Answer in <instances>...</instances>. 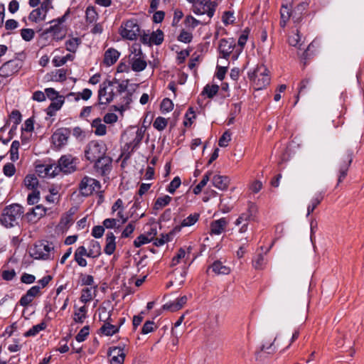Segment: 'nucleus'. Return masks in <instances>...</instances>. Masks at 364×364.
<instances>
[{
	"label": "nucleus",
	"mask_w": 364,
	"mask_h": 364,
	"mask_svg": "<svg viewBox=\"0 0 364 364\" xmlns=\"http://www.w3.org/2000/svg\"><path fill=\"white\" fill-rule=\"evenodd\" d=\"M115 236L112 232H107L106 235V245L104 252L107 255H112L116 249Z\"/></svg>",
	"instance_id": "obj_21"
},
{
	"label": "nucleus",
	"mask_w": 364,
	"mask_h": 364,
	"mask_svg": "<svg viewBox=\"0 0 364 364\" xmlns=\"http://www.w3.org/2000/svg\"><path fill=\"white\" fill-rule=\"evenodd\" d=\"M81 43L82 41L80 38H72L65 42L66 50L70 53H75Z\"/></svg>",
	"instance_id": "obj_32"
},
{
	"label": "nucleus",
	"mask_w": 364,
	"mask_h": 364,
	"mask_svg": "<svg viewBox=\"0 0 364 364\" xmlns=\"http://www.w3.org/2000/svg\"><path fill=\"white\" fill-rule=\"evenodd\" d=\"M231 140V134L229 131H225L223 135L220 137L218 141V145L220 147H226L228 145L229 141Z\"/></svg>",
	"instance_id": "obj_56"
},
{
	"label": "nucleus",
	"mask_w": 364,
	"mask_h": 364,
	"mask_svg": "<svg viewBox=\"0 0 364 364\" xmlns=\"http://www.w3.org/2000/svg\"><path fill=\"white\" fill-rule=\"evenodd\" d=\"M180 305L181 304H177V302L176 301L166 303V304H164L162 306V309L158 311L157 314L156 315V317L159 316L161 314V312L164 310L169 311L171 312L176 311L181 309Z\"/></svg>",
	"instance_id": "obj_40"
},
{
	"label": "nucleus",
	"mask_w": 364,
	"mask_h": 364,
	"mask_svg": "<svg viewBox=\"0 0 364 364\" xmlns=\"http://www.w3.org/2000/svg\"><path fill=\"white\" fill-rule=\"evenodd\" d=\"M196 118V114L193 108L190 107L185 114V120L183 121V125L186 127H191L193 124V119Z\"/></svg>",
	"instance_id": "obj_46"
},
{
	"label": "nucleus",
	"mask_w": 364,
	"mask_h": 364,
	"mask_svg": "<svg viewBox=\"0 0 364 364\" xmlns=\"http://www.w3.org/2000/svg\"><path fill=\"white\" fill-rule=\"evenodd\" d=\"M293 0H283L280 8V22L279 25L282 28H285L287 23L290 18H293L294 10Z\"/></svg>",
	"instance_id": "obj_12"
},
{
	"label": "nucleus",
	"mask_w": 364,
	"mask_h": 364,
	"mask_svg": "<svg viewBox=\"0 0 364 364\" xmlns=\"http://www.w3.org/2000/svg\"><path fill=\"white\" fill-rule=\"evenodd\" d=\"M88 257L97 258L101 255V246L97 241L92 240L90 243Z\"/></svg>",
	"instance_id": "obj_27"
},
{
	"label": "nucleus",
	"mask_w": 364,
	"mask_h": 364,
	"mask_svg": "<svg viewBox=\"0 0 364 364\" xmlns=\"http://www.w3.org/2000/svg\"><path fill=\"white\" fill-rule=\"evenodd\" d=\"M124 345L110 347L108 356L110 358V364H123L125 358Z\"/></svg>",
	"instance_id": "obj_15"
},
{
	"label": "nucleus",
	"mask_w": 364,
	"mask_h": 364,
	"mask_svg": "<svg viewBox=\"0 0 364 364\" xmlns=\"http://www.w3.org/2000/svg\"><path fill=\"white\" fill-rule=\"evenodd\" d=\"M23 213V207L18 203L6 205L0 215V223L6 228L18 225Z\"/></svg>",
	"instance_id": "obj_1"
},
{
	"label": "nucleus",
	"mask_w": 364,
	"mask_h": 364,
	"mask_svg": "<svg viewBox=\"0 0 364 364\" xmlns=\"http://www.w3.org/2000/svg\"><path fill=\"white\" fill-rule=\"evenodd\" d=\"M322 200L323 196L321 194H318L311 199V204H309L307 208V217L314 212L316 208L321 203Z\"/></svg>",
	"instance_id": "obj_39"
},
{
	"label": "nucleus",
	"mask_w": 364,
	"mask_h": 364,
	"mask_svg": "<svg viewBox=\"0 0 364 364\" xmlns=\"http://www.w3.org/2000/svg\"><path fill=\"white\" fill-rule=\"evenodd\" d=\"M24 184L29 190H37L38 179L35 174H28L24 178Z\"/></svg>",
	"instance_id": "obj_29"
},
{
	"label": "nucleus",
	"mask_w": 364,
	"mask_h": 364,
	"mask_svg": "<svg viewBox=\"0 0 364 364\" xmlns=\"http://www.w3.org/2000/svg\"><path fill=\"white\" fill-rule=\"evenodd\" d=\"M98 18V14L93 6H89L85 11V20L87 23H92Z\"/></svg>",
	"instance_id": "obj_31"
},
{
	"label": "nucleus",
	"mask_w": 364,
	"mask_h": 364,
	"mask_svg": "<svg viewBox=\"0 0 364 364\" xmlns=\"http://www.w3.org/2000/svg\"><path fill=\"white\" fill-rule=\"evenodd\" d=\"M22 68V62L17 60H11L4 63L0 67V77L6 78L18 73Z\"/></svg>",
	"instance_id": "obj_11"
},
{
	"label": "nucleus",
	"mask_w": 364,
	"mask_h": 364,
	"mask_svg": "<svg viewBox=\"0 0 364 364\" xmlns=\"http://www.w3.org/2000/svg\"><path fill=\"white\" fill-rule=\"evenodd\" d=\"M47 324L45 322H41L37 325L33 326L28 331L24 333L25 337L36 336L40 331L46 329Z\"/></svg>",
	"instance_id": "obj_34"
},
{
	"label": "nucleus",
	"mask_w": 364,
	"mask_h": 364,
	"mask_svg": "<svg viewBox=\"0 0 364 364\" xmlns=\"http://www.w3.org/2000/svg\"><path fill=\"white\" fill-rule=\"evenodd\" d=\"M120 53L114 48H109L107 49L104 55V63L107 66H111L114 65L117 60H118Z\"/></svg>",
	"instance_id": "obj_19"
},
{
	"label": "nucleus",
	"mask_w": 364,
	"mask_h": 364,
	"mask_svg": "<svg viewBox=\"0 0 364 364\" xmlns=\"http://www.w3.org/2000/svg\"><path fill=\"white\" fill-rule=\"evenodd\" d=\"M92 127L95 128L94 132L97 136H104L107 133V127L105 124L102 123V119L100 117L95 119L92 124Z\"/></svg>",
	"instance_id": "obj_26"
},
{
	"label": "nucleus",
	"mask_w": 364,
	"mask_h": 364,
	"mask_svg": "<svg viewBox=\"0 0 364 364\" xmlns=\"http://www.w3.org/2000/svg\"><path fill=\"white\" fill-rule=\"evenodd\" d=\"M151 240L152 237L149 238L148 236L141 234L134 240V245L136 247H139L143 245L150 242Z\"/></svg>",
	"instance_id": "obj_53"
},
{
	"label": "nucleus",
	"mask_w": 364,
	"mask_h": 364,
	"mask_svg": "<svg viewBox=\"0 0 364 364\" xmlns=\"http://www.w3.org/2000/svg\"><path fill=\"white\" fill-rule=\"evenodd\" d=\"M235 46V41L232 38L220 39L218 46L220 58L228 60Z\"/></svg>",
	"instance_id": "obj_13"
},
{
	"label": "nucleus",
	"mask_w": 364,
	"mask_h": 364,
	"mask_svg": "<svg viewBox=\"0 0 364 364\" xmlns=\"http://www.w3.org/2000/svg\"><path fill=\"white\" fill-rule=\"evenodd\" d=\"M171 239V234H161V237L159 238H156L154 242V245L156 247H160L164 245L166 242H168Z\"/></svg>",
	"instance_id": "obj_59"
},
{
	"label": "nucleus",
	"mask_w": 364,
	"mask_h": 364,
	"mask_svg": "<svg viewBox=\"0 0 364 364\" xmlns=\"http://www.w3.org/2000/svg\"><path fill=\"white\" fill-rule=\"evenodd\" d=\"M353 161V151L351 150L345 151L341 156L338 162V184L341 183L346 177L349 167Z\"/></svg>",
	"instance_id": "obj_6"
},
{
	"label": "nucleus",
	"mask_w": 364,
	"mask_h": 364,
	"mask_svg": "<svg viewBox=\"0 0 364 364\" xmlns=\"http://www.w3.org/2000/svg\"><path fill=\"white\" fill-rule=\"evenodd\" d=\"M49 33H51L53 39L57 41H61L65 37V34L62 33V28L58 24L50 26L48 28L43 31L41 33V36L46 38Z\"/></svg>",
	"instance_id": "obj_16"
},
{
	"label": "nucleus",
	"mask_w": 364,
	"mask_h": 364,
	"mask_svg": "<svg viewBox=\"0 0 364 364\" xmlns=\"http://www.w3.org/2000/svg\"><path fill=\"white\" fill-rule=\"evenodd\" d=\"M101 188V184L100 181L97 180L90 178L89 176H84L80 184H79V191L80 193L84 196H89L92 194V193L96 189H100Z\"/></svg>",
	"instance_id": "obj_7"
},
{
	"label": "nucleus",
	"mask_w": 364,
	"mask_h": 364,
	"mask_svg": "<svg viewBox=\"0 0 364 364\" xmlns=\"http://www.w3.org/2000/svg\"><path fill=\"white\" fill-rule=\"evenodd\" d=\"M53 0H45L41 4V9L43 11V18H46L48 11L53 8L52 6Z\"/></svg>",
	"instance_id": "obj_63"
},
{
	"label": "nucleus",
	"mask_w": 364,
	"mask_h": 364,
	"mask_svg": "<svg viewBox=\"0 0 364 364\" xmlns=\"http://www.w3.org/2000/svg\"><path fill=\"white\" fill-rule=\"evenodd\" d=\"M95 171L102 176H108L112 169V159L105 155L93 161Z\"/></svg>",
	"instance_id": "obj_8"
},
{
	"label": "nucleus",
	"mask_w": 364,
	"mask_h": 364,
	"mask_svg": "<svg viewBox=\"0 0 364 364\" xmlns=\"http://www.w3.org/2000/svg\"><path fill=\"white\" fill-rule=\"evenodd\" d=\"M213 186L221 191L226 190L230 183V179L228 176L215 175L212 179Z\"/></svg>",
	"instance_id": "obj_20"
},
{
	"label": "nucleus",
	"mask_w": 364,
	"mask_h": 364,
	"mask_svg": "<svg viewBox=\"0 0 364 364\" xmlns=\"http://www.w3.org/2000/svg\"><path fill=\"white\" fill-rule=\"evenodd\" d=\"M227 221L225 218H220L219 220H214L210 224V234L211 235H220L221 234L225 226Z\"/></svg>",
	"instance_id": "obj_23"
},
{
	"label": "nucleus",
	"mask_w": 364,
	"mask_h": 364,
	"mask_svg": "<svg viewBox=\"0 0 364 364\" xmlns=\"http://www.w3.org/2000/svg\"><path fill=\"white\" fill-rule=\"evenodd\" d=\"M21 36L25 41H31L35 36V32L31 28H23L21 30Z\"/></svg>",
	"instance_id": "obj_55"
},
{
	"label": "nucleus",
	"mask_w": 364,
	"mask_h": 364,
	"mask_svg": "<svg viewBox=\"0 0 364 364\" xmlns=\"http://www.w3.org/2000/svg\"><path fill=\"white\" fill-rule=\"evenodd\" d=\"M94 277L92 275L83 273L80 274V284L82 286H90L94 289H97V285L94 284Z\"/></svg>",
	"instance_id": "obj_33"
},
{
	"label": "nucleus",
	"mask_w": 364,
	"mask_h": 364,
	"mask_svg": "<svg viewBox=\"0 0 364 364\" xmlns=\"http://www.w3.org/2000/svg\"><path fill=\"white\" fill-rule=\"evenodd\" d=\"M40 200V191L38 190H32L31 193L28 195L27 203L33 205L38 203Z\"/></svg>",
	"instance_id": "obj_49"
},
{
	"label": "nucleus",
	"mask_w": 364,
	"mask_h": 364,
	"mask_svg": "<svg viewBox=\"0 0 364 364\" xmlns=\"http://www.w3.org/2000/svg\"><path fill=\"white\" fill-rule=\"evenodd\" d=\"M252 265L256 269H261L264 265V257L262 254H258L252 260Z\"/></svg>",
	"instance_id": "obj_54"
},
{
	"label": "nucleus",
	"mask_w": 364,
	"mask_h": 364,
	"mask_svg": "<svg viewBox=\"0 0 364 364\" xmlns=\"http://www.w3.org/2000/svg\"><path fill=\"white\" fill-rule=\"evenodd\" d=\"M173 109V103L168 98H164L161 103V111L162 113L171 112Z\"/></svg>",
	"instance_id": "obj_52"
},
{
	"label": "nucleus",
	"mask_w": 364,
	"mask_h": 364,
	"mask_svg": "<svg viewBox=\"0 0 364 364\" xmlns=\"http://www.w3.org/2000/svg\"><path fill=\"white\" fill-rule=\"evenodd\" d=\"M3 172L5 176L11 177L16 173V167L12 163H7L3 167Z\"/></svg>",
	"instance_id": "obj_61"
},
{
	"label": "nucleus",
	"mask_w": 364,
	"mask_h": 364,
	"mask_svg": "<svg viewBox=\"0 0 364 364\" xmlns=\"http://www.w3.org/2000/svg\"><path fill=\"white\" fill-rule=\"evenodd\" d=\"M107 147L102 140H92L86 146L85 149V159L92 163L96 159L106 155Z\"/></svg>",
	"instance_id": "obj_2"
},
{
	"label": "nucleus",
	"mask_w": 364,
	"mask_h": 364,
	"mask_svg": "<svg viewBox=\"0 0 364 364\" xmlns=\"http://www.w3.org/2000/svg\"><path fill=\"white\" fill-rule=\"evenodd\" d=\"M181 181L179 176H176L171 181L166 188V191L171 194H173L176 190L181 186Z\"/></svg>",
	"instance_id": "obj_50"
},
{
	"label": "nucleus",
	"mask_w": 364,
	"mask_h": 364,
	"mask_svg": "<svg viewBox=\"0 0 364 364\" xmlns=\"http://www.w3.org/2000/svg\"><path fill=\"white\" fill-rule=\"evenodd\" d=\"M269 71L264 65H258L253 71L248 72L249 79L256 86V90L266 87L270 82Z\"/></svg>",
	"instance_id": "obj_3"
},
{
	"label": "nucleus",
	"mask_w": 364,
	"mask_h": 364,
	"mask_svg": "<svg viewBox=\"0 0 364 364\" xmlns=\"http://www.w3.org/2000/svg\"><path fill=\"white\" fill-rule=\"evenodd\" d=\"M65 102L63 96H60L57 100L52 101L50 105L46 109V113L49 117L55 115L57 111L60 110Z\"/></svg>",
	"instance_id": "obj_18"
},
{
	"label": "nucleus",
	"mask_w": 364,
	"mask_h": 364,
	"mask_svg": "<svg viewBox=\"0 0 364 364\" xmlns=\"http://www.w3.org/2000/svg\"><path fill=\"white\" fill-rule=\"evenodd\" d=\"M218 90L219 86L218 85H206L201 94L207 95L208 98H213L218 92Z\"/></svg>",
	"instance_id": "obj_38"
},
{
	"label": "nucleus",
	"mask_w": 364,
	"mask_h": 364,
	"mask_svg": "<svg viewBox=\"0 0 364 364\" xmlns=\"http://www.w3.org/2000/svg\"><path fill=\"white\" fill-rule=\"evenodd\" d=\"M192 39H193L192 33L190 32H188L185 30H182L181 31L179 36H178V41L185 43H190L192 41Z\"/></svg>",
	"instance_id": "obj_57"
},
{
	"label": "nucleus",
	"mask_w": 364,
	"mask_h": 364,
	"mask_svg": "<svg viewBox=\"0 0 364 364\" xmlns=\"http://www.w3.org/2000/svg\"><path fill=\"white\" fill-rule=\"evenodd\" d=\"M199 218L200 214L198 213L191 214L182 220L181 223V227L184 228L192 226L198 220Z\"/></svg>",
	"instance_id": "obj_36"
},
{
	"label": "nucleus",
	"mask_w": 364,
	"mask_h": 364,
	"mask_svg": "<svg viewBox=\"0 0 364 364\" xmlns=\"http://www.w3.org/2000/svg\"><path fill=\"white\" fill-rule=\"evenodd\" d=\"M168 124L166 119L162 117H158L156 118L153 123V127L158 131L164 130Z\"/></svg>",
	"instance_id": "obj_48"
},
{
	"label": "nucleus",
	"mask_w": 364,
	"mask_h": 364,
	"mask_svg": "<svg viewBox=\"0 0 364 364\" xmlns=\"http://www.w3.org/2000/svg\"><path fill=\"white\" fill-rule=\"evenodd\" d=\"M150 37L151 43L156 46L161 45L164 38V32L160 29H157L156 31H153L151 33Z\"/></svg>",
	"instance_id": "obj_37"
},
{
	"label": "nucleus",
	"mask_w": 364,
	"mask_h": 364,
	"mask_svg": "<svg viewBox=\"0 0 364 364\" xmlns=\"http://www.w3.org/2000/svg\"><path fill=\"white\" fill-rule=\"evenodd\" d=\"M47 208L42 205H37L26 213V217L29 221L39 220L45 216Z\"/></svg>",
	"instance_id": "obj_17"
},
{
	"label": "nucleus",
	"mask_w": 364,
	"mask_h": 364,
	"mask_svg": "<svg viewBox=\"0 0 364 364\" xmlns=\"http://www.w3.org/2000/svg\"><path fill=\"white\" fill-rule=\"evenodd\" d=\"M145 130H143L142 128L138 129L136 133L135 138L129 143V146L132 147V151L136 149L141 142Z\"/></svg>",
	"instance_id": "obj_41"
},
{
	"label": "nucleus",
	"mask_w": 364,
	"mask_h": 364,
	"mask_svg": "<svg viewBox=\"0 0 364 364\" xmlns=\"http://www.w3.org/2000/svg\"><path fill=\"white\" fill-rule=\"evenodd\" d=\"M10 119L14 123V129H16L18 125L21 122L22 116L21 112L17 109L13 110L10 114Z\"/></svg>",
	"instance_id": "obj_51"
},
{
	"label": "nucleus",
	"mask_w": 364,
	"mask_h": 364,
	"mask_svg": "<svg viewBox=\"0 0 364 364\" xmlns=\"http://www.w3.org/2000/svg\"><path fill=\"white\" fill-rule=\"evenodd\" d=\"M20 143L17 140H14L10 148V159L12 161H16L18 159V149Z\"/></svg>",
	"instance_id": "obj_42"
},
{
	"label": "nucleus",
	"mask_w": 364,
	"mask_h": 364,
	"mask_svg": "<svg viewBox=\"0 0 364 364\" xmlns=\"http://www.w3.org/2000/svg\"><path fill=\"white\" fill-rule=\"evenodd\" d=\"M289 43L291 46H298L299 49H301L302 43H301V36L299 35V29H296V33H294L293 36H289Z\"/></svg>",
	"instance_id": "obj_47"
},
{
	"label": "nucleus",
	"mask_w": 364,
	"mask_h": 364,
	"mask_svg": "<svg viewBox=\"0 0 364 364\" xmlns=\"http://www.w3.org/2000/svg\"><path fill=\"white\" fill-rule=\"evenodd\" d=\"M92 289L93 287L82 289L80 296V301L82 303L86 304L92 299Z\"/></svg>",
	"instance_id": "obj_45"
},
{
	"label": "nucleus",
	"mask_w": 364,
	"mask_h": 364,
	"mask_svg": "<svg viewBox=\"0 0 364 364\" xmlns=\"http://www.w3.org/2000/svg\"><path fill=\"white\" fill-rule=\"evenodd\" d=\"M309 4L307 2L299 3L294 9L293 21L294 23H299L302 21V16L307 9Z\"/></svg>",
	"instance_id": "obj_22"
},
{
	"label": "nucleus",
	"mask_w": 364,
	"mask_h": 364,
	"mask_svg": "<svg viewBox=\"0 0 364 364\" xmlns=\"http://www.w3.org/2000/svg\"><path fill=\"white\" fill-rule=\"evenodd\" d=\"M209 269H212V271L218 275H227L230 273V268L224 265L220 260L215 261Z\"/></svg>",
	"instance_id": "obj_24"
},
{
	"label": "nucleus",
	"mask_w": 364,
	"mask_h": 364,
	"mask_svg": "<svg viewBox=\"0 0 364 364\" xmlns=\"http://www.w3.org/2000/svg\"><path fill=\"white\" fill-rule=\"evenodd\" d=\"M157 328V325L151 320H147L146 322L144 324L141 333L143 334H147L150 332L154 331V329Z\"/></svg>",
	"instance_id": "obj_58"
},
{
	"label": "nucleus",
	"mask_w": 364,
	"mask_h": 364,
	"mask_svg": "<svg viewBox=\"0 0 364 364\" xmlns=\"http://www.w3.org/2000/svg\"><path fill=\"white\" fill-rule=\"evenodd\" d=\"M89 331L90 328L88 326H84L75 336L76 341L78 342L84 341L89 335Z\"/></svg>",
	"instance_id": "obj_60"
},
{
	"label": "nucleus",
	"mask_w": 364,
	"mask_h": 364,
	"mask_svg": "<svg viewBox=\"0 0 364 364\" xmlns=\"http://www.w3.org/2000/svg\"><path fill=\"white\" fill-rule=\"evenodd\" d=\"M112 85H113V82H111L109 80H106L102 84H100V88L98 90L99 102L100 101H103L102 98L103 97L105 98V96L107 94V88Z\"/></svg>",
	"instance_id": "obj_35"
},
{
	"label": "nucleus",
	"mask_w": 364,
	"mask_h": 364,
	"mask_svg": "<svg viewBox=\"0 0 364 364\" xmlns=\"http://www.w3.org/2000/svg\"><path fill=\"white\" fill-rule=\"evenodd\" d=\"M105 232V228L102 225H95L92 230V235L95 238H100Z\"/></svg>",
	"instance_id": "obj_64"
},
{
	"label": "nucleus",
	"mask_w": 364,
	"mask_h": 364,
	"mask_svg": "<svg viewBox=\"0 0 364 364\" xmlns=\"http://www.w3.org/2000/svg\"><path fill=\"white\" fill-rule=\"evenodd\" d=\"M119 326L105 323L101 328L100 331L105 336H112L119 331Z\"/></svg>",
	"instance_id": "obj_30"
},
{
	"label": "nucleus",
	"mask_w": 364,
	"mask_h": 364,
	"mask_svg": "<svg viewBox=\"0 0 364 364\" xmlns=\"http://www.w3.org/2000/svg\"><path fill=\"white\" fill-rule=\"evenodd\" d=\"M53 250L54 246L52 242L41 241L31 249L30 255L36 259L46 260L50 258V252Z\"/></svg>",
	"instance_id": "obj_4"
},
{
	"label": "nucleus",
	"mask_w": 364,
	"mask_h": 364,
	"mask_svg": "<svg viewBox=\"0 0 364 364\" xmlns=\"http://www.w3.org/2000/svg\"><path fill=\"white\" fill-rule=\"evenodd\" d=\"M67 70L64 68L56 70L52 77V80L55 82H64L66 80Z\"/></svg>",
	"instance_id": "obj_44"
},
{
	"label": "nucleus",
	"mask_w": 364,
	"mask_h": 364,
	"mask_svg": "<svg viewBox=\"0 0 364 364\" xmlns=\"http://www.w3.org/2000/svg\"><path fill=\"white\" fill-rule=\"evenodd\" d=\"M171 199V197L168 195L157 198L154 202L153 209L155 210L162 209L170 203Z\"/></svg>",
	"instance_id": "obj_28"
},
{
	"label": "nucleus",
	"mask_w": 364,
	"mask_h": 364,
	"mask_svg": "<svg viewBox=\"0 0 364 364\" xmlns=\"http://www.w3.org/2000/svg\"><path fill=\"white\" fill-rule=\"evenodd\" d=\"M277 340V336L274 333H270L269 331H264L262 333V345L259 347L260 352L273 353L276 351L274 342Z\"/></svg>",
	"instance_id": "obj_10"
},
{
	"label": "nucleus",
	"mask_w": 364,
	"mask_h": 364,
	"mask_svg": "<svg viewBox=\"0 0 364 364\" xmlns=\"http://www.w3.org/2000/svg\"><path fill=\"white\" fill-rule=\"evenodd\" d=\"M147 63L144 59V55L133 57L132 59V69L134 72H141L145 70Z\"/></svg>",
	"instance_id": "obj_25"
},
{
	"label": "nucleus",
	"mask_w": 364,
	"mask_h": 364,
	"mask_svg": "<svg viewBox=\"0 0 364 364\" xmlns=\"http://www.w3.org/2000/svg\"><path fill=\"white\" fill-rule=\"evenodd\" d=\"M70 134L71 131L69 128H58L51 136L52 143L56 148L61 149L68 144Z\"/></svg>",
	"instance_id": "obj_9"
},
{
	"label": "nucleus",
	"mask_w": 364,
	"mask_h": 364,
	"mask_svg": "<svg viewBox=\"0 0 364 364\" xmlns=\"http://www.w3.org/2000/svg\"><path fill=\"white\" fill-rule=\"evenodd\" d=\"M43 11L41 8L33 9L29 14L28 18L33 22L37 23L39 21H43L46 18H43Z\"/></svg>",
	"instance_id": "obj_43"
},
{
	"label": "nucleus",
	"mask_w": 364,
	"mask_h": 364,
	"mask_svg": "<svg viewBox=\"0 0 364 364\" xmlns=\"http://www.w3.org/2000/svg\"><path fill=\"white\" fill-rule=\"evenodd\" d=\"M45 95L46 97H47L51 101L57 100L58 97L60 96L58 92H57L54 88L52 87L45 89Z\"/></svg>",
	"instance_id": "obj_62"
},
{
	"label": "nucleus",
	"mask_w": 364,
	"mask_h": 364,
	"mask_svg": "<svg viewBox=\"0 0 364 364\" xmlns=\"http://www.w3.org/2000/svg\"><path fill=\"white\" fill-rule=\"evenodd\" d=\"M76 159L72 155H63L58 160V167L65 173H71L76 171Z\"/></svg>",
	"instance_id": "obj_14"
},
{
	"label": "nucleus",
	"mask_w": 364,
	"mask_h": 364,
	"mask_svg": "<svg viewBox=\"0 0 364 364\" xmlns=\"http://www.w3.org/2000/svg\"><path fill=\"white\" fill-rule=\"evenodd\" d=\"M120 35L123 38L134 41L140 34V27L136 19H130L123 23L120 27Z\"/></svg>",
	"instance_id": "obj_5"
}]
</instances>
